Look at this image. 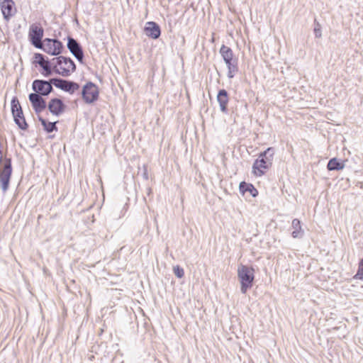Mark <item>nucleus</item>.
Returning a JSON list of instances; mask_svg holds the SVG:
<instances>
[{"instance_id":"4468645a","label":"nucleus","mask_w":363,"mask_h":363,"mask_svg":"<svg viewBox=\"0 0 363 363\" xmlns=\"http://www.w3.org/2000/svg\"><path fill=\"white\" fill-rule=\"evenodd\" d=\"M47 107L52 114L59 116L65 111L66 106L60 99L53 98L49 101Z\"/></svg>"},{"instance_id":"7ed1b4c3","label":"nucleus","mask_w":363,"mask_h":363,"mask_svg":"<svg viewBox=\"0 0 363 363\" xmlns=\"http://www.w3.org/2000/svg\"><path fill=\"white\" fill-rule=\"evenodd\" d=\"M53 60H55V74L67 77L76 71V65L69 57L60 55L57 57H54Z\"/></svg>"},{"instance_id":"bb28decb","label":"nucleus","mask_w":363,"mask_h":363,"mask_svg":"<svg viewBox=\"0 0 363 363\" xmlns=\"http://www.w3.org/2000/svg\"><path fill=\"white\" fill-rule=\"evenodd\" d=\"M42 74L45 77H49L55 73V65L52 67L47 68L46 67L43 69Z\"/></svg>"},{"instance_id":"f3484780","label":"nucleus","mask_w":363,"mask_h":363,"mask_svg":"<svg viewBox=\"0 0 363 363\" xmlns=\"http://www.w3.org/2000/svg\"><path fill=\"white\" fill-rule=\"evenodd\" d=\"M33 63L38 65L42 69L52 67L55 64V60H50L48 57L41 53H35L33 56Z\"/></svg>"},{"instance_id":"20e7f679","label":"nucleus","mask_w":363,"mask_h":363,"mask_svg":"<svg viewBox=\"0 0 363 363\" xmlns=\"http://www.w3.org/2000/svg\"><path fill=\"white\" fill-rule=\"evenodd\" d=\"M0 186L4 192H6L9 188L10 180L12 175L13 168L11 158L0 157Z\"/></svg>"},{"instance_id":"f8f14e48","label":"nucleus","mask_w":363,"mask_h":363,"mask_svg":"<svg viewBox=\"0 0 363 363\" xmlns=\"http://www.w3.org/2000/svg\"><path fill=\"white\" fill-rule=\"evenodd\" d=\"M28 99L37 114L41 113L47 107L46 101L38 94L30 93L28 95Z\"/></svg>"},{"instance_id":"39448f33","label":"nucleus","mask_w":363,"mask_h":363,"mask_svg":"<svg viewBox=\"0 0 363 363\" xmlns=\"http://www.w3.org/2000/svg\"><path fill=\"white\" fill-rule=\"evenodd\" d=\"M11 110L13 121L18 127L23 130H26L28 125L26 121L22 107L16 96H13L11 101Z\"/></svg>"},{"instance_id":"6ab92c4d","label":"nucleus","mask_w":363,"mask_h":363,"mask_svg":"<svg viewBox=\"0 0 363 363\" xmlns=\"http://www.w3.org/2000/svg\"><path fill=\"white\" fill-rule=\"evenodd\" d=\"M345 166V161L338 160L336 157H333L329 160L327 164V169L329 171H339L343 169Z\"/></svg>"},{"instance_id":"cd10ccee","label":"nucleus","mask_w":363,"mask_h":363,"mask_svg":"<svg viewBox=\"0 0 363 363\" xmlns=\"http://www.w3.org/2000/svg\"><path fill=\"white\" fill-rule=\"evenodd\" d=\"M143 177L145 178V179H148V174H147L146 168H145V170H144V172H143Z\"/></svg>"},{"instance_id":"412c9836","label":"nucleus","mask_w":363,"mask_h":363,"mask_svg":"<svg viewBox=\"0 0 363 363\" xmlns=\"http://www.w3.org/2000/svg\"><path fill=\"white\" fill-rule=\"evenodd\" d=\"M38 121L40 122L41 125L43 126V129L48 133H51L54 131H57V127L56 123L57 122H49L42 116H38Z\"/></svg>"},{"instance_id":"f257e3e1","label":"nucleus","mask_w":363,"mask_h":363,"mask_svg":"<svg viewBox=\"0 0 363 363\" xmlns=\"http://www.w3.org/2000/svg\"><path fill=\"white\" fill-rule=\"evenodd\" d=\"M274 155L273 147H268L265 151L259 153V157L252 165V172L256 176H262L271 167Z\"/></svg>"},{"instance_id":"a211bd4d","label":"nucleus","mask_w":363,"mask_h":363,"mask_svg":"<svg viewBox=\"0 0 363 363\" xmlns=\"http://www.w3.org/2000/svg\"><path fill=\"white\" fill-rule=\"evenodd\" d=\"M220 54L221 55L226 65L238 61V59L234 57V53L232 49L225 45H223L220 49Z\"/></svg>"},{"instance_id":"0eeeda50","label":"nucleus","mask_w":363,"mask_h":363,"mask_svg":"<svg viewBox=\"0 0 363 363\" xmlns=\"http://www.w3.org/2000/svg\"><path fill=\"white\" fill-rule=\"evenodd\" d=\"M81 94L84 103L87 104H94L99 99V87L92 82H89L83 86Z\"/></svg>"},{"instance_id":"423d86ee","label":"nucleus","mask_w":363,"mask_h":363,"mask_svg":"<svg viewBox=\"0 0 363 363\" xmlns=\"http://www.w3.org/2000/svg\"><path fill=\"white\" fill-rule=\"evenodd\" d=\"M64 45L61 41L56 38H45L43 43L38 49L43 50L45 52L53 55L58 56L64 50Z\"/></svg>"},{"instance_id":"9d476101","label":"nucleus","mask_w":363,"mask_h":363,"mask_svg":"<svg viewBox=\"0 0 363 363\" xmlns=\"http://www.w3.org/2000/svg\"><path fill=\"white\" fill-rule=\"evenodd\" d=\"M67 47L72 55L80 62H84V51L79 41L72 36H67Z\"/></svg>"},{"instance_id":"ddd939ff","label":"nucleus","mask_w":363,"mask_h":363,"mask_svg":"<svg viewBox=\"0 0 363 363\" xmlns=\"http://www.w3.org/2000/svg\"><path fill=\"white\" fill-rule=\"evenodd\" d=\"M0 7L4 20L9 21L16 10L13 0H0Z\"/></svg>"},{"instance_id":"393cba45","label":"nucleus","mask_w":363,"mask_h":363,"mask_svg":"<svg viewBox=\"0 0 363 363\" xmlns=\"http://www.w3.org/2000/svg\"><path fill=\"white\" fill-rule=\"evenodd\" d=\"M173 272L178 278L181 279L184 276V269L179 265H176L173 267Z\"/></svg>"},{"instance_id":"a878e982","label":"nucleus","mask_w":363,"mask_h":363,"mask_svg":"<svg viewBox=\"0 0 363 363\" xmlns=\"http://www.w3.org/2000/svg\"><path fill=\"white\" fill-rule=\"evenodd\" d=\"M354 278L363 280V258L361 259L359 263L358 270Z\"/></svg>"},{"instance_id":"9b49d317","label":"nucleus","mask_w":363,"mask_h":363,"mask_svg":"<svg viewBox=\"0 0 363 363\" xmlns=\"http://www.w3.org/2000/svg\"><path fill=\"white\" fill-rule=\"evenodd\" d=\"M43 29L41 27L33 24L29 29V39L31 44L36 48L40 47L43 43Z\"/></svg>"},{"instance_id":"f03ea898","label":"nucleus","mask_w":363,"mask_h":363,"mask_svg":"<svg viewBox=\"0 0 363 363\" xmlns=\"http://www.w3.org/2000/svg\"><path fill=\"white\" fill-rule=\"evenodd\" d=\"M238 278L240 283V291L245 294L253 286L255 269L252 267L241 264L238 268Z\"/></svg>"},{"instance_id":"dca6fc26","label":"nucleus","mask_w":363,"mask_h":363,"mask_svg":"<svg viewBox=\"0 0 363 363\" xmlns=\"http://www.w3.org/2000/svg\"><path fill=\"white\" fill-rule=\"evenodd\" d=\"M217 101L219 104L221 112L224 113H228V104L229 102V96L228 91L225 89H222L218 91L217 94Z\"/></svg>"},{"instance_id":"4be33fe9","label":"nucleus","mask_w":363,"mask_h":363,"mask_svg":"<svg viewBox=\"0 0 363 363\" xmlns=\"http://www.w3.org/2000/svg\"><path fill=\"white\" fill-rule=\"evenodd\" d=\"M291 227L294 229L291 233V235L294 238H301L303 237V230L301 228V221L298 219L294 218L292 220Z\"/></svg>"},{"instance_id":"1a4fd4ad","label":"nucleus","mask_w":363,"mask_h":363,"mask_svg":"<svg viewBox=\"0 0 363 363\" xmlns=\"http://www.w3.org/2000/svg\"><path fill=\"white\" fill-rule=\"evenodd\" d=\"M53 84L51 83V79L48 81L44 79H35L32 83L33 94H38L41 96H48L53 91Z\"/></svg>"},{"instance_id":"5701e85b","label":"nucleus","mask_w":363,"mask_h":363,"mask_svg":"<svg viewBox=\"0 0 363 363\" xmlns=\"http://www.w3.org/2000/svg\"><path fill=\"white\" fill-rule=\"evenodd\" d=\"M228 67V77L232 79L234 77L235 74L238 72V61L233 63H230L227 65Z\"/></svg>"},{"instance_id":"aec40b11","label":"nucleus","mask_w":363,"mask_h":363,"mask_svg":"<svg viewBox=\"0 0 363 363\" xmlns=\"http://www.w3.org/2000/svg\"><path fill=\"white\" fill-rule=\"evenodd\" d=\"M239 189L242 194L249 192L252 197H256L258 194V191L254 187V186L252 184H248L245 182L240 183Z\"/></svg>"},{"instance_id":"2eb2a0df","label":"nucleus","mask_w":363,"mask_h":363,"mask_svg":"<svg viewBox=\"0 0 363 363\" xmlns=\"http://www.w3.org/2000/svg\"><path fill=\"white\" fill-rule=\"evenodd\" d=\"M144 32L147 36L152 39H157L161 35L160 26L154 21H148L146 23Z\"/></svg>"},{"instance_id":"6e6552de","label":"nucleus","mask_w":363,"mask_h":363,"mask_svg":"<svg viewBox=\"0 0 363 363\" xmlns=\"http://www.w3.org/2000/svg\"><path fill=\"white\" fill-rule=\"evenodd\" d=\"M51 83L57 88L70 94L79 89V84L75 82L64 79L60 77L51 78Z\"/></svg>"},{"instance_id":"b1692460","label":"nucleus","mask_w":363,"mask_h":363,"mask_svg":"<svg viewBox=\"0 0 363 363\" xmlns=\"http://www.w3.org/2000/svg\"><path fill=\"white\" fill-rule=\"evenodd\" d=\"M313 32H314L315 38H321V36H322L321 25L316 20V18L314 19Z\"/></svg>"}]
</instances>
